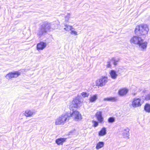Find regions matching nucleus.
<instances>
[{
  "instance_id": "obj_13",
  "label": "nucleus",
  "mask_w": 150,
  "mask_h": 150,
  "mask_svg": "<svg viewBox=\"0 0 150 150\" xmlns=\"http://www.w3.org/2000/svg\"><path fill=\"white\" fill-rule=\"evenodd\" d=\"M66 138H62L58 139L56 140V143L58 145H62L63 143L66 141Z\"/></svg>"
},
{
  "instance_id": "obj_18",
  "label": "nucleus",
  "mask_w": 150,
  "mask_h": 150,
  "mask_svg": "<svg viewBox=\"0 0 150 150\" xmlns=\"http://www.w3.org/2000/svg\"><path fill=\"white\" fill-rule=\"evenodd\" d=\"M104 144V143L103 142H100L97 144L96 148L97 149H98L103 147Z\"/></svg>"
},
{
  "instance_id": "obj_22",
  "label": "nucleus",
  "mask_w": 150,
  "mask_h": 150,
  "mask_svg": "<svg viewBox=\"0 0 150 150\" xmlns=\"http://www.w3.org/2000/svg\"><path fill=\"white\" fill-rule=\"evenodd\" d=\"M65 26L66 27V28H64V29L67 31L71 30L72 29H74V28L72 27V26H70L67 25H65Z\"/></svg>"
},
{
  "instance_id": "obj_20",
  "label": "nucleus",
  "mask_w": 150,
  "mask_h": 150,
  "mask_svg": "<svg viewBox=\"0 0 150 150\" xmlns=\"http://www.w3.org/2000/svg\"><path fill=\"white\" fill-rule=\"evenodd\" d=\"M144 110L148 112H150V104H146L144 107Z\"/></svg>"
},
{
  "instance_id": "obj_17",
  "label": "nucleus",
  "mask_w": 150,
  "mask_h": 150,
  "mask_svg": "<svg viewBox=\"0 0 150 150\" xmlns=\"http://www.w3.org/2000/svg\"><path fill=\"white\" fill-rule=\"evenodd\" d=\"M110 74L111 78L113 79H115L116 78L117 75L115 71L114 70H112L110 72Z\"/></svg>"
},
{
  "instance_id": "obj_27",
  "label": "nucleus",
  "mask_w": 150,
  "mask_h": 150,
  "mask_svg": "<svg viewBox=\"0 0 150 150\" xmlns=\"http://www.w3.org/2000/svg\"><path fill=\"white\" fill-rule=\"evenodd\" d=\"M92 122L93 123V126L94 127H96L98 125V123L97 121L93 120L92 121Z\"/></svg>"
},
{
  "instance_id": "obj_25",
  "label": "nucleus",
  "mask_w": 150,
  "mask_h": 150,
  "mask_svg": "<svg viewBox=\"0 0 150 150\" xmlns=\"http://www.w3.org/2000/svg\"><path fill=\"white\" fill-rule=\"evenodd\" d=\"M75 29H72L71 30L70 33L72 35H77V32L74 30Z\"/></svg>"
},
{
  "instance_id": "obj_10",
  "label": "nucleus",
  "mask_w": 150,
  "mask_h": 150,
  "mask_svg": "<svg viewBox=\"0 0 150 150\" xmlns=\"http://www.w3.org/2000/svg\"><path fill=\"white\" fill-rule=\"evenodd\" d=\"M95 115L99 122L102 123L103 120V118L102 116V112L101 111L98 112Z\"/></svg>"
},
{
  "instance_id": "obj_30",
  "label": "nucleus",
  "mask_w": 150,
  "mask_h": 150,
  "mask_svg": "<svg viewBox=\"0 0 150 150\" xmlns=\"http://www.w3.org/2000/svg\"><path fill=\"white\" fill-rule=\"evenodd\" d=\"M111 67V64L110 62H108V64L107 65V67Z\"/></svg>"
},
{
  "instance_id": "obj_6",
  "label": "nucleus",
  "mask_w": 150,
  "mask_h": 150,
  "mask_svg": "<svg viewBox=\"0 0 150 150\" xmlns=\"http://www.w3.org/2000/svg\"><path fill=\"white\" fill-rule=\"evenodd\" d=\"M21 73L19 71L11 72L5 76L6 79L9 80L13 78H16L20 75Z\"/></svg>"
},
{
  "instance_id": "obj_15",
  "label": "nucleus",
  "mask_w": 150,
  "mask_h": 150,
  "mask_svg": "<svg viewBox=\"0 0 150 150\" xmlns=\"http://www.w3.org/2000/svg\"><path fill=\"white\" fill-rule=\"evenodd\" d=\"M129 129L128 128H127L124 130L123 133V136L124 137H128L129 135Z\"/></svg>"
},
{
  "instance_id": "obj_26",
  "label": "nucleus",
  "mask_w": 150,
  "mask_h": 150,
  "mask_svg": "<svg viewBox=\"0 0 150 150\" xmlns=\"http://www.w3.org/2000/svg\"><path fill=\"white\" fill-rule=\"evenodd\" d=\"M82 96L84 97L85 98L86 97H88L89 96V94L87 93L86 92H83L81 93Z\"/></svg>"
},
{
  "instance_id": "obj_16",
  "label": "nucleus",
  "mask_w": 150,
  "mask_h": 150,
  "mask_svg": "<svg viewBox=\"0 0 150 150\" xmlns=\"http://www.w3.org/2000/svg\"><path fill=\"white\" fill-rule=\"evenodd\" d=\"M106 128L105 127H103L101 129L99 132V135L100 136H103L105 135L106 133Z\"/></svg>"
},
{
  "instance_id": "obj_8",
  "label": "nucleus",
  "mask_w": 150,
  "mask_h": 150,
  "mask_svg": "<svg viewBox=\"0 0 150 150\" xmlns=\"http://www.w3.org/2000/svg\"><path fill=\"white\" fill-rule=\"evenodd\" d=\"M71 114L69 115V117H73L75 119L77 120L81 119V115L79 112L77 111H74Z\"/></svg>"
},
{
  "instance_id": "obj_4",
  "label": "nucleus",
  "mask_w": 150,
  "mask_h": 150,
  "mask_svg": "<svg viewBox=\"0 0 150 150\" xmlns=\"http://www.w3.org/2000/svg\"><path fill=\"white\" fill-rule=\"evenodd\" d=\"M68 113H65L59 117L57 118L55 124L56 125H60L64 124L67 120H69V116Z\"/></svg>"
},
{
  "instance_id": "obj_11",
  "label": "nucleus",
  "mask_w": 150,
  "mask_h": 150,
  "mask_svg": "<svg viewBox=\"0 0 150 150\" xmlns=\"http://www.w3.org/2000/svg\"><path fill=\"white\" fill-rule=\"evenodd\" d=\"M46 46L47 44L46 43L43 42H40L37 44V50H43L46 47Z\"/></svg>"
},
{
  "instance_id": "obj_5",
  "label": "nucleus",
  "mask_w": 150,
  "mask_h": 150,
  "mask_svg": "<svg viewBox=\"0 0 150 150\" xmlns=\"http://www.w3.org/2000/svg\"><path fill=\"white\" fill-rule=\"evenodd\" d=\"M108 81V78L105 76H102L96 81V85L100 87L105 85Z\"/></svg>"
},
{
  "instance_id": "obj_31",
  "label": "nucleus",
  "mask_w": 150,
  "mask_h": 150,
  "mask_svg": "<svg viewBox=\"0 0 150 150\" xmlns=\"http://www.w3.org/2000/svg\"><path fill=\"white\" fill-rule=\"evenodd\" d=\"M134 95H135V93H134Z\"/></svg>"
},
{
  "instance_id": "obj_19",
  "label": "nucleus",
  "mask_w": 150,
  "mask_h": 150,
  "mask_svg": "<svg viewBox=\"0 0 150 150\" xmlns=\"http://www.w3.org/2000/svg\"><path fill=\"white\" fill-rule=\"evenodd\" d=\"M98 98L97 95L95 94L91 96L89 98L90 102H95Z\"/></svg>"
},
{
  "instance_id": "obj_2",
  "label": "nucleus",
  "mask_w": 150,
  "mask_h": 150,
  "mask_svg": "<svg viewBox=\"0 0 150 150\" xmlns=\"http://www.w3.org/2000/svg\"><path fill=\"white\" fill-rule=\"evenodd\" d=\"M149 30L147 25L142 24L136 26L134 32L138 35H145L147 34Z\"/></svg>"
},
{
  "instance_id": "obj_28",
  "label": "nucleus",
  "mask_w": 150,
  "mask_h": 150,
  "mask_svg": "<svg viewBox=\"0 0 150 150\" xmlns=\"http://www.w3.org/2000/svg\"><path fill=\"white\" fill-rule=\"evenodd\" d=\"M145 99L146 100H150V93L146 95Z\"/></svg>"
},
{
  "instance_id": "obj_12",
  "label": "nucleus",
  "mask_w": 150,
  "mask_h": 150,
  "mask_svg": "<svg viewBox=\"0 0 150 150\" xmlns=\"http://www.w3.org/2000/svg\"><path fill=\"white\" fill-rule=\"evenodd\" d=\"M128 90L125 88H123L120 89L118 91L119 94L120 96L125 95L128 92Z\"/></svg>"
},
{
  "instance_id": "obj_1",
  "label": "nucleus",
  "mask_w": 150,
  "mask_h": 150,
  "mask_svg": "<svg viewBox=\"0 0 150 150\" xmlns=\"http://www.w3.org/2000/svg\"><path fill=\"white\" fill-rule=\"evenodd\" d=\"M56 24L47 21H45L40 25L36 33L39 38L45 35L46 33L55 29Z\"/></svg>"
},
{
  "instance_id": "obj_14",
  "label": "nucleus",
  "mask_w": 150,
  "mask_h": 150,
  "mask_svg": "<svg viewBox=\"0 0 150 150\" xmlns=\"http://www.w3.org/2000/svg\"><path fill=\"white\" fill-rule=\"evenodd\" d=\"M104 101H107L111 102H115L117 100V98L116 97H109L105 98L104 99Z\"/></svg>"
},
{
  "instance_id": "obj_7",
  "label": "nucleus",
  "mask_w": 150,
  "mask_h": 150,
  "mask_svg": "<svg viewBox=\"0 0 150 150\" xmlns=\"http://www.w3.org/2000/svg\"><path fill=\"white\" fill-rule=\"evenodd\" d=\"M83 99L80 96H78L74 99L72 102V107L74 108H77L79 105L83 101Z\"/></svg>"
},
{
  "instance_id": "obj_3",
  "label": "nucleus",
  "mask_w": 150,
  "mask_h": 150,
  "mask_svg": "<svg viewBox=\"0 0 150 150\" xmlns=\"http://www.w3.org/2000/svg\"><path fill=\"white\" fill-rule=\"evenodd\" d=\"M131 43H133L134 44H138L140 47L143 49L146 48L147 45L146 42H143V40L137 36H134L130 40Z\"/></svg>"
},
{
  "instance_id": "obj_23",
  "label": "nucleus",
  "mask_w": 150,
  "mask_h": 150,
  "mask_svg": "<svg viewBox=\"0 0 150 150\" xmlns=\"http://www.w3.org/2000/svg\"><path fill=\"white\" fill-rule=\"evenodd\" d=\"M115 119L113 117H110L108 119V122L109 123H112L115 122Z\"/></svg>"
},
{
  "instance_id": "obj_9",
  "label": "nucleus",
  "mask_w": 150,
  "mask_h": 150,
  "mask_svg": "<svg viewBox=\"0 0 150 150\" xmlns=\"http://www.w3.org/2000/svg\"><path fill=\"white\" fill-rule=\"evenodd\" d=\"M141 100L139 98H135L132 103V105L134 108L140 106L141 105L140 103Z\"/></svg>"
},
{
  "instance_id": "obj_21",
  "label": "nucleus",
  "mask_w": 150,
  "mask_h": 150,
  "mask_svg": "<svg viewBox=\"0 0 150 150\" xmlns=\"http://www.w3.org/2000/svg\"><path fill=\"white\" fill-rule=\"evenodd\" d=\"M24 114L26 117H30L33 114L30 110H27L25 111Z\"/></svg>"
},
{
  "instance_id": "obj_29",
  "label": "nucleus",
  "mask_w": 150,
  "mask_h": 150,
  "mask_svg": "<svg viewBox=\"0 0 150 150\" xmlns=\"http://www.w3.org/2000/svg\"><path fill=\"white\" fill-rule=\"evenodd\" d=\"M69 17V16H65V20L66 21L68 22Z\"/></svg>"
},
{
  "instance_id": "obj_24",
  "label": "nucleus",
  "mask_w": 150,
  "mask_h": 150,
  "mask_svg": "<svg viewBox=\"0 0 150 150\" xmlns=\"http://www.w3.org/2000/svg\"><path fill=\"white\" fill-rule=\"evenodd\" d=\"M111 61L113 62V64L116 65L117 64V62L118 61V59H116L115 58H113L112 59Z\"/></svg>"
}]
</instances>
